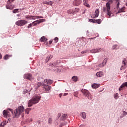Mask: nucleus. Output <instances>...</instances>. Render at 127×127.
<instances>
[{
  "instance_id": "864d4df0",
  "label": "nucleus",
  "mask_w": 127,
  "mask_h": 127,
  "mask_svg": "<svg viewBox=\"0 0 127 127\" xmlns=\"http://www.w3.org/2000/svg\"><path fill=\"white\" fill-rule=\"evenodd\" d=\"M85 127V125H81L79 126V127Z\"/></svg>"
},
{
  "instance_id": "de8ad7c7",
  "label": "nucleus",
  "mask_w": 127,
  "mask_h": 127,
  "mask_svg": "<svg viewBox=\"0 0 127 127\" xmlns=\"http://www.w3.org/2000/svg\"><path fill=\"white\" fill-rule=\"evenodd\" d=\"M44 83H48V80L46 79L44 80Z\"/></svg>"
},
{
  "instance_id": "3c124183",
  "label": "nucleus",
  "mask_w": 127,
  "mask_h": 127,
  "mask_svg": "<svg viewBox=\"0 0 127 127\" xmlns=\"http://www.w3.org/2000/svg\"><path fill=\"white\" fill-rule=\"evenodd\" d=\"M25 17H26V18H30V16H27V15H26V16H25Z\"/></svg>"
},
{
  "instance_id": "052dcab7",
  "label": "nucleus",
  "mask_w": 127,
  "mask_h": 127,
  "mask_svg": "<svg viewBox=\"0 0 127 127\" xmlns=\"http://www.w3.org/2000/svg\"><path fill=\"white\" fill-rule=\"evenodd\" d=\"M30 122H32V119H30Z\"/></svg>"
},
{
  "instance_id": "72a5a7b5",
  "label": "nucleus",
  "mask_w": 127,
  "mask_h": 127,
  "mask_svg": "<svg viewBox=\"0 0 127 127\" xmlns=\"http://www.w3.org/2000/svg\"><path fill=\"white\" fill-rule=\"evenodd\" d=\"M52 83H53V80H52L51 79L48 80V85H51V84H52Z\"/></svg>"
},
{
  "instance_id": "20e7f679",
  "label": "nucleus",
  "mask_w": 127,
  "mask_h": 127,
  "mask_svg": "<svg viewBox=\"0 0 127 127\" xmlns=\"http://www.w3.org/2000/svg\"><path fill=\"white\" fill-rule=\"evenodd\" d=\"M81 92L82 94H83V95L85 97H87V98H88L89 100H92V99H93V95H92V94H91V93L89 92V91H88L87 90L82 89L81 90Z\"/></svg>"
},
{
  "instance_id": "e2e57ef3",
  "label": "nucleus",
  "mask_w": 127,
  "mask_h": 127,
  "mask_svg": "<svg viewBox=\"0 0 127 127\" xmlns=\"http://www.w3.org/2000/svg\"><path fill=\"white\" fill-rule=\"evenodd\" d=\"M126 6H127V3H126Z\"/></svg>"
},
{
  "instance_id": "0eeeda50",
  "label": "nucleus",
  "mask_w": 127,
  "mask_h": 127,
  "mask_svg": "<svg viewBox=\"0 0 127 127\" xmlns=\"http://www.w3.org/2000/svg\"><path fill=\"white\" fill-rule=\"evenodd\" d=\"M27 21L25 20H19L16 22V24L18 26H23V25H25V24H27Z\"/></svg>"
},
{
  "instance_id": "13d9d810",
  "label": "nucleus",
  "mask_w": 127,
  "mask_h": 127,
  "mask_svg": "<svg viewBox=\"0 0 127 127\" xmlns=\"http://www.w3.org/2000/svg\"><path fill=\"white\" fill-rule=\"evenodd\" d=\"M85 1H88V0H83V2H85Z\"/></svg>"
},
{
  "instance_id": "680f3d73",
  "label": "nucleus",
  "mask_w": 127,
  "mask_h": 127,
  "mask_svg": "<svg viewBox=\"0 0 127 127\" xmlns=\"http://www.w3.org/2000/svg\"><path fill=\"white\" fill-rule=\"evenodd\" d=\"M104 1H106V0H103Z\"/></svg>"
},
{
  "instance_id": "58836bf2",
  "label": "nucleus",
  "mask_w": 127,
  "mask_h": 127,
  "mask_svg": "<svg viewBox=\"0 0 127 127\" xmlns=\"http://www.w3.org/2000/svg\"><path fill=\"white\" fill-rule=\"evenodd\" d=\"M114 98L116 100L118 99L119 96H118V93H116L114 95Z\"/></svg>"
},
{
  "instance_id": "bb28decb",
  "label": "nucleus",
  "mask_w": 127,
  "mask_h": 127,
  "mask_svg": "<svg viewBox=\"0 0 127 127\" xmlns=\"http://www.w3.org/2000/svg\"><path fill=\"white\" fill-rule=\"evenodd\" d=\"M80 116L84 119H86V113L85 112H81V113H80Z\"/></svg>"
},
{
  "instance_id": "9d476101",
  "label": "nucleus",
  "mask_w": 127,
  "mask_h": 127,
  "mask_svg": "<svg viewBox=\"0 0 127 127\" xmlns=\"http://www.w3.org/2000/svg\"><path fill=\"white\" fill-rule=\"evenodd\" d=\"M95 14H93V15L91 16L92 18H96V17H98L99 16V14L100 13V10L99 9H97L95 10Z\"/></svg>"
},
{
  "instance_id": "4c0bfd02",
  "label": "nucleus",
  "mask_w": 127,
  "mask_h": 127,
  "mask_svg": "<svg viewBox=\"0 0 127 127\" xmlns=\"http://www.w3.org/2000/svg\"><path fill=\"white\" fill-rule=\"evenodd\" d=\"M78 92H74V93H73V95L74 96V97H78Z\"/></svg>"
},
{
  "instance_id": "9b49d317",
  "label": "nucleus",
  "mask_w": 127,
  "mask_h": 127,
  "mask_svg": "<svg viewBox=\"0 0 127 127\" xmlns=\"http://www.w3.org/2000/svg\"><path fill=\"white\" fill-rule=\"evenodd\" d=\"M43 88L45 89V92H48L51 89V86L49 85H46L45 84H43Z\"/></svg>"
},
{
  "instance_id": "4d7b16f0",
  "label": "nucleus",
  "mask_w": 127,
  "mask_h": 127,
  "mask_svg": "<svg viewBox=\"0 0 127 127\" xmlns=\"http://www.w3.org/2000/svg\"><path fill=\"white\" fill-rule=\"evenodd\" d=\"M62 96V94H60L59 95L60 98H61Z\"/></svg>"
},
{
  "instance_id": "423d86ee",
  "label": "nucleus",
  "mask_w": 127,
  "mask_h": 127,
  "mask_svg": "<svg viewBox=\"0 0 127 127\" xmlns=\"http://www.w3.org/2000/svg\"><path fill=\"white\" fill-rule=\"evenodd\" d=\"M9 111L12 113V109H8L7 110H4L2 112L4 118H9L10 117V113Z\"/></svg>"
},
{
  "instance_id": "37998d69",
  "label": "nucleus",
  "mask_w": 127,
  "mask_h": 127,
  "mask_svg": "<svg viewBox=\"0 0 127 127\" xmlns=\"http://www.w3.org/2000/svg\"><path fill=\"white\" fill-rule=\"evenodd\" d=\"M119 6H120V2H118L117 4V8H119Z\"/></svg>"
},
{
  "instance_id": "412c9836",
  "label": "nucleus",
  "mask_w": 127,
  "mask_h": 127,
  "mask_svg": "<svg viewBox=\"0 0 127 127\" xmlns=\"http://www.w3.org/2000/svg\"><path fill=\"white\" fill-rule=\"evenodd\" d=\"M43 16H31L30 19H36V18H43Z\"/></svg>"
},
{
  "instance_id": "09e8293b",
  "label": "nucleus",
  "mask_w": 127,
  "mask_h": 127,
  "mask_svg": "<svg viewBox=\"0 0 127 127\" xmlns=\"http://www.w3.org/2000/svg\"><path fill=\"white\" fill-rule=\"evenodd\" d=\"M8 1H9V2H10V3H11V2H12V1H14V0H8Z\"/></svg>"
},
{
  "instance_id": "f8f14e48",
  "label": "nucleus",
  "mask_w": 127,
  "mask_h": 127,
  "mask_svg": "<svg viewBox=\"0 0 127 127\" xmlns=\"http://www.w3.org/2000/svg\"><path fill=\"white\" fill-rule=\"evenodd\" d=\"M89 20L90 22H93V23H98V24H100L101 23V19H97V20L90 19Z\"/></svg>"
},
{
  "instance_id": "f257e3e1",
  "label": "nucleus",
  "mask_w": 127,
  "mask_h": 127,
  "mask_svg": "<svg viewBox=\"0 0 127 127\" xmlns=\"http://www.w3.org/2000/svg\"><path fill=\"white\" fill-rule=\"evenodd\" d=\"M113 0H110L106 4V7H104L103 8V10L104 12H106L108 15V18L112 17V16H114V14L111 10V3H112Z\"/></svg>"
},
{
  "instance_id": "dca6fc26",
  "label": "nucleus",
  "mask_w": 127,
  "mask_h": 127,
  "mask_svg": "<svg viewBox=\"0 0 127 127\" xmlns=\"http://www.w3.org/2000/svg\"><path fill=\"white\" fill-rule=\"evenodd\" d=\"M102 50V49L99 48L96 49H93L91 51V53H98V52H100Z\"/></svg>"
},
{
  "instance_id": "a878e982",
  "label": "nucleus",
  "mask_w": 127,
  "mask_h": 127,
  "mask_svg": "<svg viewBox=\"0 0 127 127\" xmlns=\"http://www.w3.org/2000/svg\"><path fill=\"white\" fill-rule=\"evenodd\" d=\"M96 76L97 77H102L103 76V72L99 71L96 73Z\"/></svg>"
},
{
  "instance_id": "c9c22d12",
  "label": "nucleus",
  "mask_w": 127,
  "mask_h": 127,
  "mask_svg": "<svg viewBox=\"0 0 127 127\" xmlns=\"http://www.w3.org/2000/svg\"><path fill=\"white\" fill-rule=\"evenodd\" d=\"M59 40V39L57 37H56L54 38V41H55L56 43H57V42H58Z\"/></svg>"
},
{
  "instance_id": "bf43d9fd",
  "label": "nucleus",
  "mask_w": 127,
  "mask_h": 127,
  "mask_svg": "<svg viewBox=\"0 0 127 127\" xmlns=\"http://www.w3.org/2000/svg\"><path fill=\"white\" fill-rule=\"evenodd\" d=\"M22 118H24V114H22Z\"/></svg>"
},
{
  "instance_id": "6e6d98bb",
  "label": "nucleus",
  "mask_w": 127,
  "mask_h": 127,
  "mask_svg": "<svg viewBox=\"0 0 127 127\" xmlns=\"http://www.w3.org/2000/svg\"><path fill=\"white\" fill-rule=\"evenodd\" d=\"M67 95H68V93H64V96H67Z\"/></svg>"
},
{
  "instance_id": "f03ea898",
  "label": "nucleus",
  "mask_w": 127,
  "mask_h": 127,
  "mask_svg": "<svg viewBox=\"0 0 127 127\" xmlns=\"http://www.w3.org/2000/svg\"><path fill=\"white\" fill-rule=\"evenodd\" d=\"M40 99H41V96H40V95H35L31 98V100L28 101V107H32L33 105H35L38 103H39Z\"/></svg>"
},
{
  "instance_id": "5fc2aeb1",
  "label": "nucleus",
  "mask_w": 127,
  "mask_h": 127,
  "mask_svg": "<svg viewBox=\"0 0 127 127\" xmlns=\"http://www.w3.org/2000/svg\"><path fill=\"white\" fill-rule=\"evenodd\" d=\"M46 4L49 5L50 4L49 2H46Z\"/></svg>"
},
{
  "instance_id": "79ce46f5",
  "label": "nucleus",
  "mask_w": 127,
  "mask_h": 127,
  "mask_svg": "<svg viewBox=\"0 0 127 127\" xmlns=\"http://www.w3.org/2000/svg\"><path fill=\"white\" fill-rule=\"evenodd\" d=\"M31 90H32V87H30L28 90H27V91H28V92H30V91H31Z\"/></svg>"
},
{
  "instance_id": "f3484780",
  "label": "nucleus",
  "mask_w": 127,
  "mask_h": 127,
  "mask_svg": "<svg viewBox=\"0 0 127 127\" xmlns=\"http://www.w3.org/2000/svg\"><path fill=\"white\" fill-rule=\"evenodd\" d=\"M107 62H108V58H106L104 60L102 64H100V67H104V66L107 64Z\"/></svg>"
},
{
  "instance_id": "7c9ffc66",
  "label": "nucleus",
  "mask_w": 127,
  "mask_h": 127,
  "mask_svg": "<svg viewBox=\"0 0 127 127\" xmlns=\"http://www.w3.org/2000/svg\"><path fill=\"white\" fill-rule=\"evenodd\" d=\"M72 79L74 82H77V81H78V77H77V76H73Z\"/></svg>"
},
{
  "instance_id": "6e6552de",
  "label": "nucleus",
  "mask_w": 127,
  "mask_h": 127,
  "mask_svg": "<svg viewBox=\"0 0 127 127\" xmlns=\"http://www.w3.org/2000/svg\"><path fill=\"white\" fill-rule=\"evenodd\" d=\"M24 79H27V80H32V74H30V73H27L25 74L24 75Z\"/></svg>"
},
{
  "instance_id": "f704fd0d",
  "label": "nucleus",
  "mask_w": 127,
  "mask_h": 127,
  "mask_svg": "<svg viewBox=\"0 0 127 127\" xmlns=\"http://www.w3.org/2000/svg\"><path fill=\"white\" fill-rule=\"evenodd\" d=\"M41 85H42V83H40V82H38L37 84V86L36 87V89L37 90V89H38V88H39V87H40V86H41Z\"/></svg>"
},
{
  "instance_id": "2eb2a0df",
  "label": "nucleus",
  "mask_w": 127,
  "mask_h": 127,
  "mask_svg": "<svg viewBox=\"0 0 127 127\" xmlns=\"http://www.w3.org/2000/svg\"><path fill=\"white\" fill-rule=\"evenodd\" d=\"M126 9V7L123 6L121 8H119L117 13H122V12H125Z\"/></svg>"
},
{
  "instance_id": "aec40b11",
  "label": "nucleus",
  "mask_w": 127,
  "mask_h": 127,
  "mask_svg": "<svg viewBox=\"0 0 127 127\" xmlns=\"http://www.w3.org/2000/svg\"><path fill=\"white\" fill-rule=\"evenodd\" d=\"M14 7V5H6V8H7V9H13Z\"/></svg>"
},
{
  "instance_id": "473e14b6",
  "label": "nucleus",
  "mask_w": 127,
  "mask_h": 127,
  "mask_svg": "<svg viewBox=\"0 0 127 127\" xmlns=\"http://www.w3.org/2000/svg\"><path fill=\"white\" fill-rule=\"evenodd\" d=\"M56 72H58V73H60V72H61V69H60L59 67L58 66H57V67H56V69H55Z\"/></svg>"
},
{
  "instance_id": "5701e85b",
  "label": "nucleus",
  "mask_w": 127,
  "mask_h": 127,
  "mask_svg": "<svg viewBox=\"0 0 127 127\" xmlns=\"http://www.w3.org/2000/svg\"><path fill=\"white\" fill-rule=\"evenodd\" d=\"M100 87V84L94 83L92 84V87L93 89H97V88H99Z\"/></svg>"
},
{
  "instance_id": "e433bc0d",
  "label": "nucleus",
  "mask_w": 127,
  "mask_h": 127,
  "mask_svg": "<svg viewBox=\"0 0 127 127\" xmlns=\"http://www.w3.org/2000/svg\"><path fill=\"white\" fill-rule=\"evenodd\" d=\"M19 9H15L13 10V13H16V12H18V10Z\"/></svg>"
},
{
  "instance_id": "a211bd4d",
  "label": "nucleus",
  "mask_w": 127,
  "mask_h": 127,
  "mask_svg": "<svg viewBox=\"0 0 127 127\" xmlns=\"http://www.w3.org/2000/svg\"><path fill=\"white\" fill-rule=\"evenodd\" d=\"M49 65L51 67H55V66H57V65H58V62H55V63H51L49 64Z\"/></svg>"
},
{
  "instance_id": "8fccbe9b",
  "label": "nucleus",
  "mask_w": 127,
  "mask_h": 127,
  "mask_svg": "<svg viewBox=\"0 0 127 127\" xmlns=\"http://www.w3.org/2000/svg\"><path fill=\"white\" fill-rule=\"evenodd\" d=\"M82 54H84V53H87V51H84L83 52H81Z\"/></svg>"
},
{
  "instance_id": "c03bdc74",
  "label": "nucleus",
  "mask_w": 127,
  "mask_h": 127,
  "mask_svg": "<svg viewBox=\"0 0 127 127\" xmlns=\"http://www.w3.org/2000/svg\"><path fill=\"white\" fill-rule=\"evenodd\" d=\"M52 42H53V40H50L49 42V44H52Z\"/></svg>"
},
{
  "instance_id": "39448f33",
  "label": "nucleus",
  "mask_w": 127,
  "mask_h": 127,
  "mask_svg": "<svg viewBox=\"0 0 127 127\" xmlns=\"http://www.w3.org/2000/svg\"><path fill=\"white\" fill-rule=\"evenodd\" d=\"M45 21V19H39V20H37L32 23L29 24L28 25V28H30L31 26H32V24H34L33 26H35V25H37V24H40V23H41V22H44Z\"/></svg>"
},
{
  "instance_id": "6ab92c4d",
  "label": "nucleus",
  "mask_w": 127,
  "mask_h": 127,
  "mask_svg": "<svg viewBox=\"0 0 127 127\" xmlns=\"http://www.w3.org/2000/svg\"><path fill=\"white\" fill-rule=\"evenodd\" d=\"M124 87H127V82H126L122 84L119 88V91H122V90L124 88Z\"/></svg>"
},
{
  "instance_id": "1a4fd4ad",
  "label": "nucleus",
  "mask_w": 127,
  "mask_h": 127,
  "mask_svg": "<svg viewBox=\"0 0 127 127\" xmlns=\"http://www.w3.org/2000/svg\"><path fill=\"white\" fill-rule=\"evenodd\" d=\"M81 3H82V0H74L73 2V5H76V6L80 5Z\"/></svg>"
},
{
  "instance_id": "2f4dec72",
  "label": "nucleus",
  "mask_w": 127,
  "mask_h": 127,
  "mask_svg": "<svg viewBox=\"0 0 127 127\" xmlns=\"http://www.w3.org/2000/svg\"><path fill=\"white\" fill-rule=\"evenodd\" d=\"M30 111H31V108H27L25 110L26 114H27L28 115V114H29V112H30Z\"/></svg>"
},
{
  "instance_id": "ea45409f",
  "label": "nucleus",
  "mask_w": 127,
  "mask_h": 127,
  "mask_svg": "<svg viewBox=\"0 0 127 127\" xmlns=\"http://www.w3.org/2000/svg\"><path fill=\"white\" fill-rule=\"evenodd\" d=\"M52 118H49L48 120V123L49 124H52Z\"/></svg>"
},
{
  "instance_id": "0e129e2a",
  "label": "nucleus",
  "mask_w": 127,
  "mask_h": 127,
  "mask_svg": "<svg viewBox=\"0 0 127 127\" xmlns=\"http://www.w3.org/2000/svg\"><path fill=\"white\" fill-rule=\"evenodd\" d=\"M77 10H79V9L77 8Z\"/></svg>"
},
{
  "instance_id": "4be33fe9",
  "label": "nucleus",
  "mask_w": 127,
  "mask_h": 127,
  "mask_svg": "<svg viewBox=\"0 0 127 127\" xmlns=\"http://www.w3.org/2000/svg\"><path fill=\"white\" fill-rule=\"evenodd\" d=\"M67 119V114H64L61 117V121H65V120Z\"/></svg>"
},
{
  "instance_id": "a18cd8bd",
  "label": "nucleus",
  "mask_w": 127,
  "mask_h": 127,
  "mask_svg": "<svg viewBox=\"0 0 127 127\" xmlns=\"http://www.w3.org/2000/svg\"><path fill=\"white\" fill-rule=\"evenodd\" d=\"M60 117H61V113H58V119H59V118H60Z\"/></svg>"
},
{
  "instance_id": "c756f323",
  "label": "nucleus",
  "mask_w": 127,
  "mask_h": 127,
  "mask_svg": "<svg viewBox=\"0 0 127 127\" xmlns=\"http://www.w3.org/2000/svg\"><path fill=\"white\" fill-rule=\"evenodd\" d=\"M6 125V122L3 121L0 124V127H4V126Z\"/></svg>"
},
{
  "instance_id": "c85d7f7f",
  "label": "nucleus",
  "mask_w": 127,
  "mask_h": 127,
  "mask_svg": "<svg viewBox=\"0 0 127 127\" xmlns=\"http://www.w3.org/2000/svg\"><path fill=\"white\" fill-rule=\"evenodd\" d=\"M83 4L84 5L86 6V7H91V6H90V4H88L87 1L84 2Z\"/></svg>"
},
{
  "instance_id": "4468645a",
  "label": "nucleus",
  "mask_w": 127,
  "mask_h": 127,
  "mask_svg": "<svg viewBox=\"0 0 127 127\" xmlns=\"http://www.w3.org/2000/svg\"><path fill=\"white\" fill-rule=\"evenodd\" d=\"M126 59H124L122 62V64L121 67V70L126 69Z\"/></svg>"
},
{
  "instance_id": "393cba45",
  "label": "nucleus",
  "mask_w": 127,
  "mask_h": 127,
  "mask_svg": "<svg viewBox=\"0 0 127 127\" xmlns=\"http://www.w3.org/2000/svg\"><path fill=\"white\" fill-rule=\"evenodd\" d=\"M53 58V56L50 55L48 56V57L47 58V59H46V61L47 62H48V61H49L50 60V59H52V58Z\"/></svg>"
},
{
  "instance_id": "a19ab883",
  "label": "nucleus",
  "mask_w": 127,
  "mask_h": 127,
  "mask_svg": "<svg viewBox=\"0 0 127 127\" xmlns=\"http://www.w3.org/2000/svg\"><path fill=\"white\" fill-rule=\"evenodd\" d=\"M117 46V45H115L112 47V49H113V50H115V49H116Z\"/></svg>"
},
{
  "instance_id": "49530a36",
  "label": "nucleus",
  "mask_w": 127,
  "mask_h": 127,
  "mask_svg": "<svg viewBox=\"0 0 127 127\" xmlns=\"http://www.w3.org/2000/svg\"><path fill=\"white\" fill-rule=\"evenodd\" d=\"M49 3H50V5H52V4H53V1H50Z\"/></svg>"
},
{
  "instance_id": "603ef678",
  "label": "nucleus",
  "mask_w": 127,
  "mask_h": 127,
  "mask_svg": "<svg viewBox=\"0 0 127 127\" xmlns=\"http://www.w3.org/2000/svg\"><path fill=\"white\" fill-rule=\"evenodd\" d=\"M2 58V56L1 55V54H0V59H1Z\"/></svg>"
},
{
  "instance_id": "b1692460",
  "label": "nucleus",
  "mask_w": 127,
  "mask_h": 127,
  "mask_svg": "<svg viewBox=\"0 0 127 127\" xmlns=\"http://www.w3.org/2000/svg\"><path fill=\"white\" fill-rule=\"evenodd\" d=\"M12 56L11 55H6L5 56L3 57L4 60H7L9 58V57H11Z\"/></svg>"
},
{
  "instance_id": "7ed1b4c3",
  "label": "nucleus",
  "mask_w": 127,
  "mask_h": 127,
  "mask_svg": "<svg viewBox=\"0 0 127 127\" xmlns=\"http://www.w3.org/2000/svg\"><path fill=\"white\" fill-rule=\"evenodd\" d=\"M23 111H24V108H23V106H19L14 112V118H19V116L21 114H22Z\"/></svg>"
},
{
  "instance_id": "cd10ccee",
  "label": "nucleus",
  "mask_w": 127,
  "mask_h": 127,
  "mask_svg": "<svg viewBox=\"0 0 127 127\" xmlns=\"http://www.w3.org/2000/svg\"><path fill=\"white\" fill-rule=\"evenodd\" d=\"M127 112L124 111L123 112L122 115L120 116V118H125V117H126V116H127Z\"/></svg>"
},
{
  "instance_id": "ddd939ff",
  "label": "nucleus",
  "mask_w": 127,
  "mask_h": 127,
  "mask_svg": "<svg viewBox=\"0 0 127 127\" xmlns=\"http://www.w3.org/2000/svg\"><path fill=\"white\" fill-rule=\"evenodd\" d=\"M47 40L48 39L45 37V36L42 37L40 39V41H41V42H45V44H46V45L47 44V43H46Z\"/></svg>"
}]
</instances>
